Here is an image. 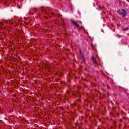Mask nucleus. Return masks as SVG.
<instances>
[{
  "label": "nucleus",
  "instance_id": "nucleus-5",
  "mask_svg": "<svg viewBox=\"0 0 129 129\" xmlns=\"http://www.w3.org/2000/svg\"><path fill=\"white\" fill-rule=\"evenodd\" d=\"M92 59L93 60V62L95 65H98L97 64V62H96V60H95V58H94V56H92Z\"/></svg>",
  "mask_w": 129,
  "mask_h": 129
},
{
  "label": "nucleus",
  "instance_id": "nucleus-2",
  "mask_svg": "<svg viewBox=\"0 0 129 129\" xmlns=\"http://www.w3.org/2000/svg\"><path fill=\"white\" fill-rule=\"evenodd\" d=\"M118 13L121 15V16H123L124 17L126 16V11H125L124 9H122L121 11H118Z\"/></svg>",
  "mask_w": 129,
  "mask_h": 129
},
{
  "label": "nucleus",
  "instance_id": "nucleus-4",
  "mask_svg": "<svg viewBox=\"0 0 129 129\" xmlns=\"http://www.w3.org/2000/svg\"><path fill=\"white\" fill-rule=\"evenodd\" d=\"M37 9L36 8H32L29 10V14H31V15H34V13H33V12H35Z\"/></svg>",
  "mask_w": 129,
  "mask_h": 129
},
{
  "label": "nucleus",
  "instance_id": "nucleus-7",
  "mask_svg": "<svg viewBox=\"0 0 129 129\" xmlns=\"http://www.w3.org/2000/svg\"><path fill=\"white\" fill-rule=\"evenodd\" d=\"M127 30H128V28L126 27L124 29L123 31H127Z\"/></svg>",
  "mask_w": 129,
  "mask_h": 129
},
{
  "label": "nucleus",
  "instance_id": "nucleus-14",
  "mask_svg": "<svg viewBox=\"0 0 129 129\" xmlns=\"http://www.w3.org/2000/svg\"><path fill=\"white\" fill-rule=\"evenodd\" d=\"M70 77H71V76H70Z\"/></svg>",
  "mask_w": 129,
  "mask_h": 129
},
{
  "label": "nucleus",
  "instance_id": "nucleus-13",
  "mask_svg": "<svg viewBox=\"0 0 129 129\" xmlns=\"http://www.w3.org/2000/svg\"><path fill=\"white\" fill-rule=\"evenodd\" d=\"M74 96H75V94H74Z\"/></svg>",
  "mask_w": 129,
  "mask_h": 129
},
{
  "label": "nucleus",
  "instance_id": "nucleus-3",
  "mask_svg": "<svg viewBox=\"0 0 129 129\" xmlns=\"http://www.w3.org/2000/svg\"><path fill=\"white\" fill-rule=\"evenodd\" d=\"M80 54L81 56V58L83 60V62H84V64H86V60L85 59V58L84 57V56L83 55V53H82V51L80 50Z\"/></svg>",
  "mask_w": 129,
  "mask_h": 129
},
{
  "label": "nucleus",
  "instance_id": "nucleus-1",
  "mask_svg": "<svg viewBox=\"0 0 129 129\" xmlns=\"http://www.w3.org/2000/svg\"><path fill=\"white\" fill-rule=\"evenodd\" d=\"M41 12H39L38 14L39 16H42V17H45L42 14H47L48 11V8H42L40 9Z\"/></svg>",
  "mask_w": 129,
  "mask_h": 129
},
{
  "label": "nucleus",
  "instance_id": "nucleus-10",
  "mask_svg": "<svg viewBox=\"0 0 129 129\" xmlns=\"http://www.w3.org/2000/svg\"><path fill=\"white\" fill-rule=\"evenodd\" d=\"M76 125H79L78 123H76Z\"/></svg>",
  "mask_w": 129,
  "mask_h": 129
},
{
  "label": "nucleus",
  "instance_id": "nucleus-6",
  "mask_svg": "<svg viewBox=\"0 0 129 129\" xmlns=\"http://www.w3.org/2000/svg\"><path fill=\"white\" fill-rule=\"evenodd\" d=\"M72 23L73 24H74L76 26V27H77V28H79V25H78V24H77V23H76L75 21H73Z\"/></svg>",
  "mask_w": 129,
  "mask_h": 129
},
{
  "label": "nucleus",
  "instance_id": "nucleus-9",
  "mask_svg": "<svg viewBox=\"0 0 129 129\" xmlns=\"http://www.w3.org/2000/svg\"><path fill=\"white\" fill-rule=\"evenodd\" d=\"M18 9H21V7H20V6H18Z\"/></svg>",
  "mask_w": 129,
  "mask_h": 129
},
{
  "label": "nucleus",
  "instance_id": "nucleus-11",
  "mask_svg": "<svg viewBox=\"0 0 129 129\" xmlns=\"http://www.w3.org/2000/svg\"><path fill=\"white\" fill-rule=\"evenodd\" d=\"M25 20H26L27 17H24Z\"/></svg>",
  "mask_w": 129,
  "mask_h": 129
},
{
  "label": "nucleus",
  "instance_id": "nucleus-12",
  "mask_svg": "<svg viewBox=\"0 0 129 129\" xmlns=\"http://www.w3.org/2000/svg\"><path fill=\"white\" fill-rule=\"evenodd\" d=\"M120 121H122V120L121 119H120Z\"/></svg>",
  "mask_w": 129,
  "mask_h": 129
},
{
  "label": "nucleus",
  "instance_id": "nucleus-8",
  "mask_svg": "<svg viewBox=\"0 0 129 129\" xmlns=\"http://www.w3.org/2000/svg\"><path fill=\"white\" fill-rule=\"evenodd\" d=\"M98 10H99V11H100L101 10V7H100V6H99L98 7Z\"/></svg>",
  "mask_w": 129,
  "mask_h": 129
}]
</instances>
